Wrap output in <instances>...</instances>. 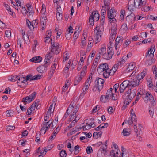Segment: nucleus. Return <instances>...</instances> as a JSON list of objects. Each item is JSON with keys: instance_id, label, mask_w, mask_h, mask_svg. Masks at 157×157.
I'll return each instance as SVG.
<instances>
[{"instance_id": "1", "label": "nucleus", "mask_w": 157, "mask_h": 157, "mask_svg": "<svg viewBox=\"0 0 157 157\" xmlns=\"http://www.w3.org/2000/svg\"><path fill=\"white\" fill-rule=\"evenodd\" d=\"M147 69H144L142 72L138 74L135 78L130 81V86L133 87L138 86L142 80V79L147 75Z\"/></svg>"}, {"instance_id": "2", "label": "nucleus", "mask_w": 157, "mask_h": 157, "mask_svg": "<svg viewBox=\"0 0 157 157\" xmlns=\"http://www.w3.org/2000/svg\"><path fill=\"white\" fill-rule=\"evenodd\" d=\"M105 8L108 10L107 16L108 18L109 21L111 23H113L112 24V26H114V24H116V19L115 17L116 15V12L114 9H111L109 10L110 7L108 5H105Z\"/></svg>"}, {"instance_id": "3", "label": "nucleus", "mask_w": 157, "mask_h": 157, "mask_svg": "<svg viewBox=\"0 0 157 157\" xmlns=\"http://www.w3.org/2000/svg\"><path fill=\"white\" fill-rule=\"evenodd\" d=\"M109 50L106 51V47L105 46L101 47L100 49V54L104 59L109 60L111 59L113 52L112 48H108Z\"/></svg>"}, {"instance_id": "4", "label": "nucleus", "mask_w": 157, "mask_h": 157, "mask_svg": "<svg viewBox=\"0 0 157 157\" xmlns=\"http://www.w3.org/2000/svg\"><path fill=\"white\" fill-rule=\"evenodd\" d=\"M117 32V24H114V26H112L111 28L110 32V35L109 38V43L108 45V48H112Z\"/></svg>"}, {"instance_id": "5", "label": "nucleus", "mask_w": 157, "mask_h": 157, "mask_svg": "<svg viewBox=\"0 0 157 157\" xmlns=\"http://www.w3.org/2000/svg\"><path fill=\"white\" fill-rule=\"evenodd\" d=\"M44 40L45 43H48L51 40V44L52 49V51L56 54H58L61 51V47L59 44L57 42H52V40L51 39L50 37L47 36L44 39Z\"/></svg>"}, {"instance_id": "6", "label": "nucleus", "mask_w": 157, "mask_h": 157, "mask_svg": "<svg viewBox=\"0 0 157 157\" xmlns=\"http://www.w3.org/2000/svg\"><path fill=\"white\" fill-rule=\"evenodd\" d=\"M154 52V47L152 46L150 50L148 51L147 54L146 56L147 60L146 63L147 64L151 65L155 62V59H153Z\"/></svg>"}, {"instance_id": "7", "label": "nucleus", "mask_w": 157, "mask_h": 157, "mask_svg": "<svg viewBox=\"0 0 157 157\" xmlns=\"http://www.w3.org/2000/svg\"><path fill=\"white\" fill-rule=\"evenodd\" d=\"M143 99L144 102L147 103L149 101H151V104L155 106L156 105L155 102V98H154L152 94L149 92H147L146 93L143 94L142 95Z\"/></svg>"}, {"instance_id": "8", "label": "nucleus", "mask_w": 157, "mask_h": 157, "mask_svg": "<svg viewBox=\"0 0 157 157\" xmlns=\"http://www.w3.org/2000/svg\"><path fill=\"white\" fill-rule=\"evenodd\" d=\"M95 31H97L96 36H95L96 40L98 42L101 40L104 31L103 24H101L98 26H97L96 28Z\"/></svg>"}, {"instance_id": "9", "label": "nucleus", "mask_w": 157, "mask_h": 157, "mask_svg": "<svg viewBox=\"0 0 157 157\" xmlns=\"http://www.w3.org/2000/svg\"><path fill=\"white\" fill-rule=\"evenodd\" d=\"M146 1L147 0H134V5L136 8L140 9L141 7L145 8L147 6Z\"/></svg>"}, {"instance_id": "10", "label": "nucleus", "mask_w": 157, "mask_h": 157, "mask_svg": "<svg viewBox=\"0 0 157 157\" xmlns=\"http://www.w3.org/2000/svg\"><path fill=\"white\" fill-rule=\"evenodd\" d=\"M112 90L113 89L111 88L108 90L105 95H101L100 97V101L103 103L108 102L111 97Z\"/></svg>"}, {"instance_id": "11", "label": "nucleus", "mask_w": 157, "mask_h": 157, "mask_svg": "<svg viewBox=\"0 0 157 157\" xmlns=\"http://www.w3.org/2000/svg\"><path fill=\"white\" fill-rule=\"evenodd\" d=\"M79 108V104L77 103L76 101L73 100L67 109V110H72V113H76Z\"/></svg>"}, {"instance_id": "12", "label": "nucleus", "mask_w": 157, "mask_h": 157, "mask_svg": "<svg viewBox=\"0 0 157 157\" xmlns=\"http://www.w3.org/2000/svg\"><path fill=\"white\" fill-rule=\"evenodd\" d=\"M52 122V120H50L47 123L43 122L41 126L42 128L40 130V134H44L46 131L48 130L50 127V125Z\"/></svg>"}, {"instance_id": "13", "label": "nucleus", "mask_w": 157, "mask_h": 157, "mask_svg": "<svg viewBox=\"0 0 157 157\" xmlns=\"http://www.w3.org/2000/svg\"><path fill=\"white\" fill-rule=\"evenodd\" d=\"M36 92H33L29 96L24 98L22 99V102H23L25 105H26V103H29L33 100L36 96Z\"/></svg>"}, {"instance_id": "14", "label": "nucleus", "mask_w": 157, "mask_h": 157, "mask_svg": "<svg viewBox=\"0 0 157 157\" xmlns=\"http://www.w3.org/2000/svg\"><path fill=\"white\" fill-rule=\"evenodd\" d=\"M130 86V81L128 80L124 81L120 86L119 90L121 93L124 92L125 89Z\"/></svg>"}, {"instance_id": "15", "label": "nucleus", "mask_w": 157, "mask_h": 157, "mask_svg": "<svg viewBox=\"0 0 157 157\" xmlns=\"http://www.w3.org/2000/svg\"><path fill=\"white\" fill-rule=\"evenodd\" d=\"M17 80V84L21 87L24 88L27 85L26 80L25 78L22 77H19Z\"/></svg>"}, {"instance_id": "16", "label": "nucleus", "mask_w": 157, "mask_h": 157, "mask_svg": "<svg viewBox=\"0 0 157 157\" xmlns=\"http://www.w3.org/2000/svg\"><path fill=\"white\" fill-rule=\"evenodd\" d=\"M108 67V65L107 63H103L99 65L97 69V71L99 74H101Z\"/></svg>"}, {"instance_id": "17", "label": "nucleus", "mask_w": 157, "mask_h": 157, "mask_svg": "<svg viewBox=\"0 0 157 157\" xmlns=\"http://www.w3.org/2000/svg\"><path fill=\"white\" fill-rule=\"evenodd\" d=\"M92 79V76L90 75L85 82V86L86 87V88L85 89H84L83 88L82 89V91H83V92H85L84 94L86 93V91L88 89L91 83Z\"/></svg>"}, {"instance_id": "18", "label": "nucleus", "mask_w": 157, "mask_h": 157, "mask_svg": "<svg viewBox=\"0 0 157 157\" xmlns=\"http://www.w3.org/2000/svg\"><path fill=\"white\" fill-rule=\"evenodd\" d=\"M69 119L70 121H72L76 122L79 120L81 117V116L79 114L77 115L76 113H72Z\"/></svg>"}, {"instance_id": "19", "label": "nucleus", "mask_w": 157, "mask_h": 157, "mask_svg": "<svg viewBox=\"0 0 157 157\" xmlns=\"http://www.w3.org/2000/svg\"><path fill=\"white\" fill-rule=\"evenodd\" d=\"M104 82V80L101 78H98L97 80L98 86L97 87H96V88L98 90L99 92H100V90L102 88Z\"/></svg>"}, {"instance_id": "20", "label": "nucleus", "mask_w": 157, "mask_h": 157, "mask_svg": "<svg viewBox=\"0 0 157 157\" xmlns=\"http://www.w3.org/2000/svg\"><path fill=\"white\" fill-rule=\"evenodd\" d=\"M122 37L121 36H119L116 38L115 44V48L116 50L119 49L121 45V42H122Z\"/></svg>"}, {"instance_id": "21", "label": "nucleus", "mask_w": 157, "mask_h": 157, "mask_svg": "<svg viewBox=\"0 0 157 157\" xmlns=\"http://www.w3.org/2000/svg\"><path fill=\"white\" fill-rule=\"evenodd\" d=\"M120 151L118 148L115 149H112L110 154L114 157H120Z\"/></svg>"}, {"instance_id": "22", "label": "nucleus", "mask_w": 157, "mask_h": 157, "mask_svg": "<svg viewBox=\"0 0 157 157\" xmlns=\"http://www.w3.org/2000/svg\"><path fill=\"white\" fill-rule=\"evenodd\" d=\"M26 6L28 8V10L29 11V15H28V17H32L33 15V11L31 5L29 3H27Z\"/></svg>"}, {"instance_id": "23", "label": "nucleus", "mask_w": 157, "mask_h": 157, "mask_svg": "<svg viewBox=\"0 0 157 157\" xmlns=\"http://www.w3.org/2000/svg\"><path fill=\"white\" fill-rule=\"evenodd\" d=\"M135 17L132 15H130L127 16L126 19V21L129 23H132L134 22L135 20Z\"/></svg>"}, {"instance_id": "24", "label": "nucleus", "mask_w": 157, "mask_h": 157, "mask_svg": "<svg viewBox=\"0 0 157 157\" xmlns=\"http://www.w3.org/2000/svg\"><path fill=\"white\" fill-rule=\"evenodd\" d=\"M55 103V101L52 102V103L51 104L49 107L48 111L47 112V115L48 116H51V113H52L54 110Z\"/></svg>"}, {"instance_id": "25", "label": "nucleus", "mask_w": 157, "mask_h": 157, "mask_svg": "<svg viewBox=\"0 0 157 157\" xmlns=\"http://www.w3.org/2000/svg\"><path fill=\"white\" fill-rule=\"evenodd\" d=\"M121 62H118L117 64H115L113 66L112 68L110 69L111 72V75H113L115 73L117 69L119 66L121 65Z\"/></svg>"}, {"instance_id": "26", "label": "nucleus", "mask_w": 157, "mask_h": 157, "mask_svg": "<svg viewBox=\"0 0 157 157\" xmlns=\"http://www.w3.org/2000/svg\"><path fill=\"white\" fill-rule=\"evenodd\" d=\"M101 74L103 75L105 78H108L109 76L111 75L110 69L108 67V69L104 71Z\"/></svg>"}, {"instance_id": "27", "label": "nucleus", "mask_w": 157, "mask_h": 157, "mask_svg": "<svg viewBox=\"0 0 157 157\" xmlns=\"http://www.w3.org/2000/svg\"><path fill=\"white\" fill-rule=\"evenodd\" d=\"M90 16L92 17L95 21H97L99 19V15L97 11H94L92 12Z\"/></svg>"}, {"instance_id": "28", "label": "nucleus", "mask_w": 157, "mask_h": 157, "mask_svg": "<svg viewBox=\"0 0 157 157\" xmlns=\"http://www.w3.org/2000/svg\"><path fill=\"white\" fill-rule=\"evenodd\" d=\"M47 69V67L44 65L40 66L37 68V71L40 73H44L45 72Z\"/></svg>"}, {"instance_id": "29", "label": "nucleus", "mask_w": 157, "mask_h": 157, "mask_svg": "<svg viewBox=\"0 0 157 157\" xmlns=\"http://www.w3.org/2000/svg\"><path fill=\"white\" fill-rule=\"evenodd\" d=\"M26 24L27 25L28 27H29V28L32 29V28H34V27H36V26H34L35 25L34 24V25H33V24L34 23H36V25L37 24L38 22H36L35 21H32V23L31 24V22L29 21L28 19H26Z\"/></svg>"}, {"instance_id": "30", "label": "nucleus", "mask_w": 157, "mask_h": 157, "mask_svg": "<svg viewBox=\"0 0 157 157\" xmlns=\"http://www.w3.org/2000/svg\"><path fill=\"white\" fill-rule=\"evenodd\" d=\"M40 20L41 25L42 26H44L46 25L47 22L46 14H41Z\"/></svg>"}, {"instance_id": "31", "label": "nucleus", "mask_w": 157, "mask_h": 157, "mask_svg": "<svg viewBox=\"0 0 157 157\" xmlns=\"http://www.w3.org/2000/svg\"><path fill=\"white\" fill-rule=\"evenodd\" d=\"M36 107L35 104H33L27 110V114L28 115H30L32 113L34 112Z\"/></svg>"}, {"instance_id": "32", "label": "nucleus", "mask_w": 157, "mask_h": 157, "mask_svg": "<svg viewBox=\"0 0 157 157\" xmlns=\"http://www.w3.org/2000/svg\"><path fill=\"white\" fill-rule=\"evenodd\" d=\"M50 54V53L49 52L48 54L46 55L45 58V60L44 62V65L47 67L49 65V59L51 57V56L49 55Z\"/></svg>"}, {"instance_id": "33", "label": "nucleus", "mask_w": 157, "mask_h": 157, "mask_svg": "<svg viewBox=\"0 0 157 157\" xmlns=\"http://www.w3.org/2000/svg\"><path fill=\"white\" fill-rule=\"evenodd\" d=\"M42 59V58L41 57L38 56L32 58L30 60V61L32 62L38 63L40 62L41 61Z\"/></svg>"}, {"instance_id": "34", "label": "nucleus", "mask_w": 157, "mask_h": 157, "mask_svg": "<svg viewBox=\"0 0 157 157\" xmlns=\"http://www.w3.org/2000/svg\"><path fill=\"white\" fill-rule=\"evenodd\" d=\"M136 66V64L134 62H131L129 63L127 68V71H130L134 69Z\"/></svg>"}, {"instance_id": "35", "label": "nucleus", "mask_w": 157, "mask_h": 157, "mask_svg": "<svg viewBox=\"0 0 157 157\" xmlns=\"http://www.w3.org/2000/svg\"><path fill=\"white\" fill-rule=\"evenodd\" d=\"M86 36L84 34L82 36V40L81 42V46L82 47H84L86 45Z\"/></svg>"}, {"instance_id": "36", "label": "nucleus", "mask_w": 157, "mask_h": 157, "mask_svg": "<svg viewBox=\"0 0 157 157\" xmlns=\"http://www.w3.org/2000/svg\"><path fill=\"white\" fill-rule=\"evenodd\" d=\"M94 41H88V44L87 48V51H90L91 48L93 47V45Z\"/></svg>"}, {"instance_id": "37", "label": "nucleus", "mask_w": 157, "mask_h": 157, "mask_svg": "<svg viewBox=\"0 0 157 157\" xmlns=\"http://www.w3.org/2000/svg\"><path fill=\"white\" fill-rule=\"evenodd\" d=\"M5 34L6 37L8 38H11V32L10 30L9 29L6 31Z\"/></svg>"}, {"instance_id": "38", "label": "nucleus", "mask_w": 157, "mask_h": 157, "mask_svg": "<svg viewBox=\"0 0 157 157\" xmlns=\"http://www.w3.org/2000/svg\"><path fill=\"white\" fill-rule=\"evenodd\" d=\"M122 133L124 136H128L130 134V132L128 131L126 128L123 129Z\"/></svg>"}, {"instance_id": "39", "label": "nucleus", "mask_w": 157, "mask_h": 157, "mask_svg": "<svg viewBox=\"0 0 157 157\" xmlns=\"http://www.w3.org/2000/svg\"><path fill=\"white\" fill-rule=\"evenodd\" d=\"M96 52L94 50L92 51L90 53V55L88 58V59L92 60L93 59V57H94L95 55Z\"/></svg>"}, {"instance_id": "40", "label": "nucleus", "mask_w": 157, "mask_h": 157, "mask_svg": "<svg viewBox=\"0 0 157 157\" xmlns=\"http://www.w3.org/2000/svg\"><path fill=\"white\" fill-rule=\"evenodd\" d=\"M21 12L25 16L27 13H28V15H29V11L28 10H27L25 7H23L22 10H21Z\"/></svg>"}, {"instance_id": "41", "label": "nucleus", "mask_w": 157, "mask_h": 157, "mask_svg": "<svg viewBox=\"0 0 157 157\" xmlns=\"http://www.w3.org/2000/svg\"><path fill=\"white\" fill-rule=\"evenodd\" d=\"M19 77L16 76H11L9 77V80L13 82L15 81L16 80H17Z\"/></svg>"}, {"instance_id": "42", "label": "nucleus", "mask_w": 157, "mask_h": 157, "mask_svg": "<svg viewBox=\"0 0 157 157\" xmlns=\"http://www.w3.org/2000/svg\"><path fill=\"white\" fill-rule=\"evenodd\" d=\"M82 128L84 130H86L91 128L90 124H86L85 126H82V127L80 128L81 129Z\"/></svg>"}, {"instance_id": "43", "label": "nucleus", "mask_w": 157, "mask_h": 157, "mask_svg": "<svg viewBox=\"0 0 157 157\" xmlns=\"http://www.w3.org/2000/svg\"><path fill=\"white\" fill-rule=\"evenodd\" d=\"M82 79V78H81V77H77L75 78L74 82V85H76L78 84Z\"/></svg>"}, {"instance_id": "44", "label": "nucleus", "mask_w": 157, "mask_h": 157, "mask_svg": "<svg viewBox=\"0 0 157 157\" xmlns=\"http://www.w3.org/2000/svg\"><path fill=\"white\" fill-rule=\"evenodd\" d=\"M107 148V143H105V144L102 146L101 149H102V150L103 152V154L105 153L106 151V149Z\"/></svg>"}, {"instance_id": "45", "label": "nucleus", "mask_w": 157, "mask_h": 157, "mask_svg": "<svg viewBox=\"0 0 157 157\" xmlns=\"http://www.w3.org/2000/svg\"><path fill=\"white\" fill-rule=\"evenodd\" d=\"M60 155L61 157H66L67 155L66 151L64 150H62L60 151Z\"/></svg>"}, {"instance_id": "46", "label": "nucleus", "mask_w": 157, "mask_h": 157, "mask_svg": "<svg viewBox=\"0 0 157 157\" xmlns=\"http://www.w3.org/2000/svg\"><path fill=\"white\" fill-rule=\"evenodd\" d=\"M6 116L8 117L13 116L14 112L11 110H8L6 111Z\"/></svg>"}, {"instance_id": "47", "label": "nucleus", "mask_w": 157, "mask_h": 157, "mask_svg": "<svg viewBox=\"0 0 157 157\" xmlns=\"http://www.w3.org/2000/svg\"><path fill=\"white\" fill-rule=\"evenodd\" d=\"M127 29V25L126 24H123L121 28V30H123L124 33L126 31Z\"/></svg>"}, {"instance_id": "48", "label": "nucleus", "mask_w": 157, "mask_h": 157, "mask_svg": "<svg viewBox=\"0 0 157 157\" xmlns=\"http://www.w3.org/2000/svg\"><path fill=\"white\" fill-rule=\"evenodd\" d=\"M56 16V18L59 21L61 20L62 18V13L61 12L60 13H57Z\"/></svg>"}, {"instance_id": "49", "label": "nucleus", "mask_w": 157, "mask_h": 157, "mask_svg": "<svg viewBox=\"0 0 157 157\" xmlns=\"http://www.w3.org/2000/svg\"><path fill=\"white\" fill-rule=\"evenodd\" d=\"M80 147L78 145H77L75 147V154L77 155L79 152Z\"/></svg>"}, {"instance_id": "50", "label": "nucleus", "mask_w": 157, "mask_h": 157, "mask_svg": "<svg viewBox=\"0 0 157 157\" xmlns=\"http://www.w3.org/2000/svg\"><path fill=\"white\" fill-rule=\"evenodd\" d=\"M53 144H51L50 145H48V146L45 148V149H44L45 151L47 152L50 150L52 148H53Z\"/></svg>"}, {"instance_id": "51", "label": "nucleus", "mask_w": 157, "mask_h": 157, "mask_svg": "<svg viewBox=\"0 0 157 157\" xmlns=\"http://www.w3.org/2000/svg\"><path fill=\"white\" fill-rule=\"evenodd\" d=\"M86 152L88 154H90L92 151V149L91 147L90 146L87 147L86 149Z\"/></svg>"}, {"instance_id": "52", "label": "nucleus", "mask_w": 157, "mask_h": 157, "mask_svg": "<svg viewBox=\"0 0 157 157\" xmlns=\"http://www.w3.org/2000/svg\"><path fill=\"white\" fill-rule=\"evenodd\" d=\"M149 112L151 117H153V116L154 113L153 108H150L149 109Z\"/></svg>"}, {"instance_id": "53", "label": "nucleus", "mask_w": 157, "mask_h": 157, "mask_svg": "<svg viewBox=\"0 0 157 157\" xmlns=\"http://www.w3.org/2000/svg\"><path fill=\"white\" fill-rule=\"evenodd\" d=\"M131 41L128 40H126L123 44V46L124 48H126L130 43Z\"/></svg>"}, {"instance_id": "54", "label": "nucleus", "mask_w": 157, "mask_h": 157, "mask_svg": "<svg viewBox=\"0 0 157 157\" xmlns=\"http://www.w3.org/2000/svg\"><path fill=\"white\" fill-rule=\"evenodd\" d=\"M41 76L42 75H36L34 76L33 77V78H32V79L33 80H37L39 79L40 78Z\"/></svg>"}, {"instance_id": "55", "label": "nucleus", "mask_w": 157, "mask_h": 157, "mask_svg": "<svg viewBox=\"0 0 157 157\" xmlns=\"http://www.w3.org/2000/svg\"><path fill=\"white\" fill-rule=\"evenodd\" d=\"M104 154H103L102 150H100L98 152L97 157H103Z\"/></svg>"}, {"instance_id": "56", "label": "nucleus", "mask_w": 157, "mask_h": 157, "mask_svg": "<svg viewBox=\"0 0 157 157\" xmlns=\"http://www.w3.org/2000/svg\"><path fill=\"white\" fill-rule=\"evenodd\" d=\"M131 119L132 120H133V124H135V122H136L137 120L136 119V116L135 115V114H132L131 117Z\"/></svg>"}, {"instance_id": "57", "label": "nucleus", "mask_w": 157, "mask_h": 157, "mask_svg": "<svg viewBox=\"0 0 157 157\" xmlns=\"http://www.w3.org/2000/svg\"><path fill=\"white\" fill-rule=\"evenodd\" d=\"M67 53H64L63 55V61H66L69 58V56L67 55Z\"/></svg>"}, {"instance_id": "58", "label": "nucleus", "mask_w": 157, "mask_h": 157, "mask_svg": "<svg viewBox=\"0 0 157 157\" xmlns=\"http://www.w3.org/2000/svg\"><path fill=\"white\" fill-rule=\"evenodd\" d=\"M78 36L79 34L78 33L75 32L74 33L73 35V38H74L75 41H76Z\"/></svg>"}, {"instance_id": "59", "label": "nucleus", "mask_w": 157, "mask_h": 157, "mask_svg": "<svg viewBox=\"0 0 157 157\" xmlns=\"http://www.w3.org/2000/svg\"><path fill=\"white\" fill-rule=\"evenodd\" d=\"M86 72V71L82 70L80 74V76L79 77H81V78L82 79L85 76Z\"/></svg>"}, {"instance_id": "60", "label": "nucleus", "mask_w": 157, "mask_h": 157, "mask_svg": "<svg viewBox=\"0 0 157 157\" xmlns=\"http://www.w3.org/2000/svg\"><path fill=\"white\" fill-rule=\"evenodd\" d=\"M94 21H95V20L93 19L92 17L90 16L89 18V21L91 25H94Z\"/></svg>"}, {"instance_id": "61", "label": "nucleus", "mask_w": 157, "mask_h": 157, "mask_svg": "<svg viewBox=\"0 0 157 157\" xmlns=\"http://www.w3.org/2000/svg\"><path fill=\"white\" fill-rule=\"evenodd\" d=\"M136 94L135 93V92L134 91L133 92L132 91V92H131L130 93V94L129 95V97H131V98L132 99L135 97V95Z\"/></svg>"}, {"instance_id": "62", "label": "nucleus", "mask_w": 157, "mask_h": 157, "mask_svg": "<svg viewBox=\"0 0 157 157\" xmlns=\"http://www.w3.org/2000/svg\"><path fill=\"white\" fill-rule=\"evenodd\" d=\"M112 99L114 100H116L117 99V95L112 92V94L111 95Z\"/></svg>"}, {"instance_id": "63", "label": "nucleus", "mask_w": 157, "mask_h": 157, "mask_svg": "<svg viewBox=\"0 0 157 157\" xmlns=\"http://www.w3.org/2000/svg\"><path fill=\"white\" fill-rule=\"evenodd\" d=\"M57 65V63L54 62L53 65L51 67V68L50 70H52L53 71H54L56 69V67Z\"/></svg>"}, {"instance_id": "64", "label": "nucleus", "mask_w": 157, "mask_h": 157, "mask_svg": "<svg viewBox=\"0 0 157 157\" xmlns=\"http://www.w3.org/2000/svg\"><path fill=\"white\" fill-rule=\"evenodd\" d=\"M108 111L109 113L111 114L114 111L113 108L111 107H109L108 109Z\"/></svg>"}]
</instances>
